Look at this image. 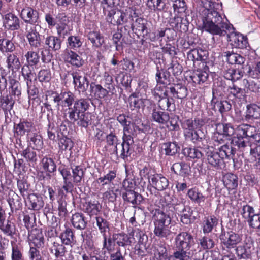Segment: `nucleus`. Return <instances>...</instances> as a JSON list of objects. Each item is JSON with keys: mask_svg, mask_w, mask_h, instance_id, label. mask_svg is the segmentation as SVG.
Here are the masks:
<instances>
[{"mask_svg": "<svg viewBox=\"0 0 260 260\" xmlns=\"http://www.w3.org/2000/svg\"><path fill=\"white\" fill-rule=\"evenodd\" d=\"M89 107L88 99L81 98L76 100L73 105L68 109L67 115L69 119L73 123L77 122L82 127L87 128L91 123L89 114L85 112Z\"/></svg>", "mask_w": 260, "mask_h": 260, "instance_id": "nucleus-1", "label": "nucleus"}, {"mask_svg": "<svg viewBox=\"0 0 260 260\" xmlns=\"http://www.w3.org/2000/svg\"><path fill=\"white\" fill-rule=\"evenodd\" d=\"M202 21L203 29L213 35L225 36L228 30L232 28V25L224 22L222 17L216 11L208 12Z\"/></svg>", "mask_w": 260, "mask_h": 260, "instance_id": "nucleus-2", "label": "nucleus"}, {"mask_svg": "<svg viewBox=\"0 0 260 260\" xmlns=\"http://www.w3.org/2000/svg\"><path fill=\"white\" fill-rule=\"evenodd\" d=\"M59 171L63 179V185L62 188L58 190V193H63V190L66 193L71 192L74 187V184L77 185L80 184L84 176V170L80 166H75L72 168V174L69 169L59 168Z\"/></svg>", "mask_w": 260, "mask_h": 260, "instance_id": "nucleus-3", "label": "nucleus"}, {"mask_svg": "<svg viewBox=\"0 0 260 260\" xmlns=\"http://www.w3.org/2000/svg\"><path fill=\"white\" fill-rule=\"evenodd\" d=\"M153 220L154 225V234L160 238H167L171 234L170 224L171 219L169 215L159 210L156 211Z\"/></svg>", "mask_w": 260, "mask_h": 260, "instance_id": "nucleus-4", "label": "nucleus"}, {"mask_svg": "<svg viewBox=\"0 0 260 260\" xmlns=\"http://www.w3.org/2000/svg\"><path fill=\"white\" fill-rule=\"evenodd\" d=\"M175 248H181L189 250L194 245L193 236L187 232H182L175 238Z\"/></svg>", "mask_w": 260, "mask_h": 260, "instance_id": "nucleus-5", "label": "nucleus"}, {"mask_svg": "<svg viewBox=\"0 0 260 260\" xmlns=\"http://www.w3.org/2000/svg\"><path fill=\"white\" fill-rule=\"evenodd\" d=\"M221 244L228 249H232L239 243L242 239L241 236L232 231L222 232L220 236Z\"/></svg>", "mask_w": 260, "mask_h": 260, "instance_id": "nucleus-6", "label": "nucleus"}, {"mask_svg": "<svg viewBox=\"0 0 260 260\" xmlns=\"http://www.w3.org/2000/svg\"><path fill=\"white\" fill-rule=\"evenodd\" d=\"M104 14L107 15V21L113 25H122L127 21V15L119 10L115 11L112 9Z\"/></svg>", "mask_w": 260, "mask_h": 260, "instance_id": "nucleus-7", "label": "nucleus"}, {"mask_svg": "<svg viewBox=\"0 0 260 260\" xmlns=\"http://www.w3.org/2000/svg\"><path fill=\"white\" fill-rule=\"evenodd\" d=\"M227 40L235 48H243L246 46L247 42L244 37L240 33L235 32L234 28L232 25V28L228 30L226 34Z\"/></svg>", "mask_w": 260, "mask_h": 260, "instance_id": "nucleus-8", "label": "nucleus"}, {"mask_svg": "<svg viewBox=\"0 0 260 260\" xmlns=\"http://www.w3.org/2000/svg\"><path fill=\"white\" fill-rule=\"evenodd\" d=\"M26 36L32 48H39L42 46L41 36L37 31L36 26H26Z\"/></svg>", "mask_w": 260, "mask_h": 260, "instance_id": "nucleus-9", "label": "nucleus"}, {"mask_svg": "<svg viewBox=\"0 0 260 260\" xmlns=\"http://www.w3.org/2000/svg\"><path fill=\"white\" fill-rule=\"evenodd\" d=\"M135 231H132L128 234L124 233L113 234V239L118 247H124L131 245L132 244L136 242L134 238Z\"/></svg>", "mask_w": 260, "mask_h": 260, "instance_id": "nucleus-10", "label": "nucleus"}, {"mask_svg": "<svg viewBox=\"0 0 260 260\" xmlns=\"http://www.w3.org/2000/svg\"><path fill=\"white\" fill-rule=\"evenodd\" d=\"M20 17L25 23L35 24L38 21L39 13L32 8L26 6L20 12Z\"/></svg>", "mask_w": 260, "mask_h": 260, "instance_id": "nucleus-11", "label": "nucleus"}, {"mask_svg": "<svg viewBox=\"0 0 260 260\" xmlns=\"http://www.w3.org/2000/svg\"><path fill=\"white\" fill-rule=\"evenodd\" d=\"M3 24L5 28L11 30H16L20 27V21L17 15L9 12L3 17Z\"/></svg>", "mask_w": 260, "mask_h": 260, "instance_id": "nucleus-12", "label": "nucleus"}, {"mask_svg": "<svg viewBox=\"0 0 260 260\" xmlns=\"http://www.w3.org/2000/svg\"><path fill=\"white\" fill-rule=\"evenodd\" d=\"M254 250L253 242L247 239L243 245H239L236 249V253L239 258H248Z\"/></svg>", "mask_w": 260, "mask_h": 260, "instance_id": "nucleus-13", "label": "nucleus"}, {"mask_svg": "<svg viewBox=\"0 0 260 260\" xmlns=\"http://www.w3.org/2000/svg\"><path fill=\"white\" fill-rule=\"evenodd\" d=\"M63 56L67 62L76 67H80L84 63L82 57L73 50L66 49L63 51Z\"/></svg>", "mask_w": 260, "mask_h": 260, "instance_id": "nucleus-14", "label": "nucleus"}, {"mask_svg": "<svg viewBox=\"0 0 260 260\" xmlns=\"http://www.w3.org/2000/svg\"><path fill=\"white\" fill-rule=\"evenodd\" d=\"M170 24L174 30L185 32L188 30L189 21L186 16L184 18L175 15L174 17L170 19Z\"/></svg>", "mask_w": 260, "mask_h": 260, "instance_id": "nucleus-15", "label": "nucleus"}, {"mask_svg": "<svg viewBox=\"0 0 260 260\" xmlns=\"http://www.w3.org/2000/svg\"><path fill=\"white\" fill-rule=\"evenodd\" d=\"M149 182L153 187L159 191L166 189L169 184L168 179L160 174L153 175Z\"/></svg>", "mask_w": 260, "mask_h": 260, "instance_id": "nucleus-16", "label": "nucleus"}, {"mask_svg": "<svg viewBox=\"0 0 260 260\" xmlns=\"http://www.w3.org/2000/svg\"><path fill=\"white\" fill-rule=\"evenodd\" d=\"M73 78V83L75 86L82 92L85 91L89 85V82L85 76H82L78 72H74L72 73Z\"/></svg>", "mask_w": 260, "mask_h": 260, "instance_id": "nucleus-17", "label": "nucleus"}, {"mask_svg": "<svg viewBox=\"0 0 260 260\" xmlns=\"http://www.w3.org/2000/svg\"><path fill=\"white\" fill-rule=\"evenodd\" d=\"M256 129L254 126L249 125H242L239 126L236 129V135L239 137H244L247 139L248 137L254 140Z\"/></svg>", "mask_w": 260, "mask_h": 260, "instance_id": "nucleus-18", "label": "nucleus"}, {"mask_svg": "<svg viewBox=\"0 0 260 260\" xmlns=\"http://www.w3.org/2000/svg\"><path fill=\"white\" fill-rule=\"evenodd\" d=\"M147 24L146 20L142 18H138L132 24L131 28L133 30H135L136 32L145 37L148 35Z\"/></svg>", "mask_w": 260, "mask_h": 260, "instance_id": "nucleus-19", "label": "nucleus"}, {"mask_svg": "<svg viewBox=\"0 0 260 260\" xmlns=\"http://www.w3.org/2000/svg\"><path fill=\"white\" fill-rule=\"evenodd\" d=\"M64 245L59 241H54L50 248L51 253L54 254L56 258L64 256L68 252Z\"/></svg>", "mask_w": 260, "mask_h": 260, "instance_id": "nucleus-20", "label": "nucleus"}, {"mask_svg": "<svg viewBox=\"0 0 260 260\" xmlns=\"http://www.w3.org/2000/svg\"><path fill=\"white\" fill-rule=\"evenodd\" d=\"M169 91L173 98L180 99L185 98L188 94L186 86L180 84H174L170 86Z\"/></svg>", "mask_w": 260, "mask_h": 260, "instance_id": "nucleus-21", "label": "nucleus"}, {"mask_svg": "<svg viewBox=\"0 0 260 260\" xmlns=\"http://www.w3.org/2000/svg\"><path fill=\"white\" fill-rule=\"evenodd\" d=\"M204 124L203 119L195 118L184 120L182 123L183 129L194 131L195 129L201 128Z\"/></svg>", "mask_w": 260, "mask_h": 260, "instance_id": "nucleus-22", "label": "nucleus"}, {"mask_svg": "<svg viewBox=\"0 0 260 260\" xmlns=\"http://www.w3.org/2000/svg\"><path fill=\"white\" fill-rule=\"evenodd\" d=\"M122 198L125 202L131 203L133 205H139L142 200V196L134 191L128 190L122 193Z\"/></svg>", "mask_w": 260, "mask_h": 260, "instance_id": "nucleus-23", "label": "nucleus"}, {"mask_svg": "<svg viewBox=\"0 0 260 260\" xmlns=\"http://www.w3.org/2000/svg\"><path fill=\"white\" fill-rule=\"evenodd\" d=\"M28 239L37 247L44 245V237L42 232L39 229L32 230L28 235Z\"/></svg>", "mask_w": 260, "mask_h": 260, "instance_id": "nucleus-24", "label": "nucleus"}, {"mask_svg": "<svg viewBox=\"0 0 260 260\" xmlns=\"http://www.w3.org/2000/svg\"><path fill=\"white\" fill-rule=\"evenodd\" d=\"M72 224L73 226L79 230L85 229L87 224V221L83 214L75 213L72 215Z\"/></svg>", "mask_w": 260, "mask_h": 260, "instance_id": "nucleus-25", "label": "nucleus"}, {"mask_svg": "<svg viewBox=\"0 0 260 260\" xmlns=\"http://www.w3.org/2000/svg\"><path fill=\"white\" fill-rule=\"evenodd\" d=\"M7 68L12 72L18 71L20 67V62L18 56L15 54H9L6 60Z\"/></svg>", "mask_w": 260, "mask_h": 260, "instance_id": "nucleus-26", "label": "nucleus"}, {"mask_svg": "<svg viewBox=\"0 0 260 260\" xmlns=\"http://www.w3.org/2000/svg\"><path fill=\"white\" fill-rule=\"evenodd\" d=\"M28 203L29 208L34 210H39L44 206L42 198L37 194L32 193L28 196Z\"/></svg>", "mask_w": 260, "mask_h": 260, "instance_id": "nucleus-27", "label": "nucleus"}, {"mask_svg": "<svg viewBox=\"0 0 260 260\" xmlns=\"http://www.w3.org/2000/svg\"><path fill=\"white\" fill-rule=\"evenodd\" d=\"M171 170L176 174L184 176L189 174L190 167L188 164L185 162H179L174 163L171 167Z\"/></svg>", "mask_w": 260, "mask_h": 260, "instance_id": "nucleus-28", "label": "nucleus"}, {"mask_svg": "<svg viewBox=\"0 0 260 260\" xmlns=\"http://www.w3.org/2000/svg\"><path fill=\"white\" fill-rule=\"evenodd\" d=\"M223 55L226 57L229 63L232 64L242 65L245 61L244 57L236 53L226 51L223 52Z\"/></svg>", "mask_w": 260, "mask_h": 260, "instance_id": "nucleus-29", "label": "nucleus"}, {"mask_svg": "<svg viewBox=\"0 0 260 260\" xmlns=\"http://www.w3.org/2000/svg\"><path fill=\"white\" fill-rule=\"evenodd\" d=\"M45 44L49 49L56 51L61 48V41L56 36H49L45 39Z\"/></svg>", "mask_w": 260, "mask_h": 260, "instance_id": "nucleus-30", "label": "nucleus"}, {"mask_svg": "<svg viewBox=\"0 0 260 260\" xmlns=\"http://www.w3.org/2000/svg\"><path fill=\"white\" fill-rule=\"evenodd\" d=\"M190 78L193 83L201 84L207 80L208 74L205 71L197 70L193 71L192 75H190Z\"/></svg>", "mask_w": 260, "mask_h": 260, "instance_id": "nucleus-31", "label": "nucleus"}, {"mask_svg": "<svg viewBox=\"0 0 260 260\" xmlns=\"http://www.w3.org/2000/svg\"><path fill=\"white\" fill-rule=\"evenodd\" d=\"M232 141L236 144L241 151H245L246 152L249 151L251 154H252V150L253 149L251 147L250 143L248 140H246L245 138L237 136L236 138H234Z\"/></svg>", "mask_w": 260, "mask_h": 260, "instance_id": "nucleus-32", "label": "nucleus"}, {"mask_svg": "<svg viewBox=\"0 0 260 260\" xmlns=\"http://www.w3.org/2000/svg\"><path fill=\"white\" fill-rule=\"evenodd\" d=\"M61 242L66 245H71L75 241V236L73 230L70 228L66 229L59 235Z\"/></svg>", "mask_w": 260, "mask_h": 260, "instance_id": "nucleus-33", "label": "nucleus"}, {"mask_svg": "<svg viewBox=\"0 0 260 260\" xmlns=\"http://www.w3.org/2000/svg\"><path fill=\"white\" fill-rule=\"evenodd\" d=\"M21 73L25 80L26 81L27 86L31 84L33 79H36V74L32 67L24 64L21 69Z\"/></svg>", "mask_w": 260, "mask_h": 260, "instance_id": "nucleus-34", "label": "nucleus"}, {"mask_svg": "<svg viewBox=\"0 0 260 260\" xmlns=\"http://www.w3.org/2000/svg\"><path fill=\"white\" fill-rule=\"evenodd\" d=\"M216 132L217 133L221 134L226 137H231L235 133L236 134V131H235L234 128L229 124H217L216 126Z\"/></svg>", "mask_w": 260, "mask_h": 260, "instance_id": "nucleus-35", "label": "nucleus"}, {"mask_svg": "<svg viewBox=\"0 0 260 260\" xmlns=\"http://www.w3.org/2000/svg\"><path fill=\"white\" fill-rule=\"evenodd\" d=\"M161 148L165 151V154L168 156H173L180 150V147L175 142L165 143L162 145Z\"/></svg>", "mask_w": 260, "mask_h": 260, "instance_id": "nucleus-36", "label": "nucleus"}, {"mask_svg": "<svg viewBox=\"0 0 260 260\" xmlns=\"http://www.w3.org/2000/svg\"><path fill=\"white\" fill-rule=\"evenodd\" d=\"M208 162L212 167L219 168L223 162V159L218 152L207 153Z\"/></svg>", "mask_w": 260, "mask_h": 260, "instance_id": "nucleus-37", "label": "nucleus"}, {"mask_svg": "<svg viewBox=\"0 0 260 260\" xmlns=\"http://www.w3.org/2000/svg\"><path fill=\"white\" fill-rule=\"evenodd\" d=\"M223 181L228 189H235L238 186V177L232 173H227L224 176Z\"/></svg>", "mask_w": 260, "mask_h": 260, "instance_id": "nucleus-38", "label": "nucleus"}, {"mask_svg": "<svg viewBox=\"0 0 260 260\" xmlns=\"http://www.w3.org/2000/svg\"><path fill=\"white\" fill-rule=\"evenodd\" d=\"M60 98L62 106H67L68 108L72 106L75 101L74 94L70 91H61L60 92Z\"/></svg>", "mask_w": 260, "mask_h": 260, "instance_id": "nucleus-39", "label": "nucleus"}, {"mask_svg": "<svg viewBox=\"0 0 260 260\" xmlns=\"http://www.w3.org/2000/svg\"><path fill=\"white\" fill-rule=\"evenodd\" d=\"M152 120L159 124H164L169 120V114L167 112L160 111L154 109L152 113Z\"/></svg>", "mask_w": 260, "mask_h": 260, "instance_id": "nucleus-40", "label": "nucleus"}, {"mask_svg": "<svg viewBox=\"0 0 260 260\" xmlns=\"http://www.w3.org/2000/svg\"><path fill=\"white\" fill-rule=\"evenodd\" d=\"M88 40L92 43L93 46L96 48H100L104 43L103 37L101 35L99 32L90 31L87 35Z\"/></svg>", "mask_w": 260, "mask_h": 260, "instance_id": "nucleus-41", "label": "nucleus"}, {"mask_svg": "<svg viewBox=\"0 0 260 260\" xmlns=\"http://www.w3.org/2000/svg\"><path fill=\"white\" fill-rule=\"evenodd\" d=\"M11 90L10 95L13 97L16 101H18L21 94V87L20 83L15 79L10 80Z\"/></svg>", "mask_w": 260, "mask_h": 260, "instance_id": "nucleus-42", "label": "nucleus"}, {"mask_svg": "<svg viewBox=\"0 0 260 260\" xmlns=\"http://www.w3.org/2000/svg\"><path fill=\"white\" fill-rule=\"evenodd\" d=\"M246 108V117L247 119H257L260 118V106L252 104L248 105Z\"/></svg>", "mask_w": 260, "mask_h": 260, "instance_id": "nucleus-43", "label": "nucleus"}, {"mask_svg": "<svg viewBox=\"0 0 260 260\" xmlns=\"http://www.w3.org/2000/svg\"><path fill=\"white\" fill-rule=\"evenodd\" d=\"M0 230L4 234L11 236L15 233V225L11 221L7 220L0 223Z\"/></svg>", "mask_w": 260, "mask_h": 260, "instance_id": "nucleus-44", "label": "nucleus"}, {"mask_svg": "<svg viewBox=\"0 0 260 260\" xmlns=\"http://www.w3.org/2000/svg\"><path fill=\"white\" fill-rule=\"evenodd\" d=\"M217 219L214 216H210L205 218L203 221V231L204 233L210 232L217 224Z\"/></svg>", "mask_w": 260, "mask_h": 260, "instance_id": "nucleus-45", "label": "nucleus"}, {"mask_svg": "<svg viewBox=\"0 0 260 260\" xmlns=\"http://www.w3.org/2000/svg\"><path fill=\"white\" fill-rule=\"evenodd\" d=\"M187 194L191 201L197 203L199 205L205 201V197L199 191L198 189L196 188L189 189Z\"/></svg>", "mask_w": 260, "mask_h": 260, "instance_id": "nucleus-46", "label": "nucleus"}, {"mask_svg": "<svg viewBox=\"0 0 260 260\" xmlns=\"http://www.w3.org/2000/svg\"><path fill=\"white\" fill-rule=\"evenodd\" d=\"M15 49V46L12 41L5 38L0 39V51L2 53H11Z\"/></svg>", "mask_w": 260, "mask_h": 260, "instance_id": "nucleus-47", "label": "nucleus"}, {"mask_svg": "<svg viewBox=\"0 0 260 260\" xmlns=\"http://www.w3.org/2000/svg\"><path fill=\"white\" fill-rule=\"evenodd\" d=\"M218 153L221 155V157L223 159L224 158H232L234 156L235 150L230 145L228 144H224L221 147L218 148Z\"/></svg>", "mask_w": 260, "mask_h": 260, "instance_id": "nucleus-48", "label": "nucleus"}, {"mask_svg": "<svg viewBox=\"0 0 260 260\" xmlns=\"http://www.w3.org/2000/svg\"><path fill=\"white\" fill-rule=\"evenodd\" d=\"M15 101L16 100L11 95L3 96L0 100L1 106L5 112L10 111L13 108Z\"/></svg>", "mask_w": 260, "mask_h": 260, "instance_id": "nucleus-49", "label": "nucleus"}, {"mask_svg": "<svg viewBox=\"0 0 260 260\" xmlns=\"http://www.w3.org/2000/svg\"><path fill=\"white\" fill-rule=\"evenodd\" d=\"M82 45V42L79 37L70 36L68 37L67 42V49L76 50Z\"/></svg>", "mask_w": 260, "mask_h": 260, "instance_id": "nucleus-50", "label": "nucleus"}, {"mask_svg": "<svg viewBox=\"0 0 260 260\" xmlns=\"http://www.w3.org/2000/svg\"><path fill=\"white\" fill-rule=\"evenodd\" d=\"M103 238V249L107 250L108 252H112V250H115V241L113 239V234L112 237L110 235L104 234Z\"/></svg>", "mask_w": 260, "mask_h": 260, "instance_id": "nucleus-51", "label": "nucleus"}, {"mask_svg": "<svg viewBox=\"0 0 260 260\" xmlns=\"http://www.w3.org/2000/svg\"><path fill=\"white\" fill-rule=\"evenodd\" d=\"M58 145L59 151L63 152V151L71 150L74 146V143L71 139L63 137L59 139Z\"/></svg>", "mask_w": 260, "mask_h": 260, "instance_id": "nucleus-52", "label": "nucleus"}, {"mask_svg": "<svg viewBox=\"0 0 260 260\" xmlns=\"http://www.w3.org/2000/svg\"><path fill=\"white\" fill-rule=\"evenodd\" d=\"M24 56L28 63L27 65L32 67L37 65L39 62L40 56L37 52L33 50L28 51L25 54Z\"/></svg>", "mask_w": 260, "mask_h": 260, "instance_id": "nucleus-53", "label": "nucleus"}, {"mask_svg": "<svg viewBox=\"0 0 260 260\" xmlns=\"http://www.w3.org/2000/svg\"><path fill=\"white\" fill-rule=\"evenodd\" d=\"M182 153L184 156L192 159H200L203 156V153L196 148H185L183 149Z\"/></svg>", "mask_w": 260, "mask_h": 260, "instance_id": "nucleus-54", "label": "nucleus"}, {"mask_svg": "<svg viewBox=\"0 0 260 260\" xmlns=\"http://www.w3.org/2000/svg\"><path fill=\"white\" fill-rule=\"evenodd\" d=\"M33 124L27 121L20 122L16 127V132L20 135H24L26 132H29L33 128Z\"/></svg>", "mask_w": 260, "mask_h": 260, "instance_id": "nucleus-55", "label": "nucleus"}, {"mask_svg": "<svg viewBox=\"0 0 260 260\" xmlns=\"http://www.w3.org/2000/svg\"><path fill=\"white\" fill-rule=\"evenodd\" d=\"M91 91L94 93V96L99 99L106 96L110 91L107 89L104 88L101 85H90Z\"/></svg>", "mask_w": 260, "mask_h": 260, "instance_id": "nucleus-56", "label": "nucleus"}, {"mask_svg": "<svg viewBox=\"0 0 260 260\" xmlns=\"http://www.w3.org/2000/svg\"><path fill=\"white\" fill-rule=\"evenodd\" d=\"M184 249L175 248L173 255L171 256L175 260H189L190 252Z\"/></svg>", "mask_w": 260, "mask_h": 260, "instance_id": "nucleus-57", "label": "nucleus"}, {"mask_svg": "<svg viewBox=\"0 0 260 260\" xmlns=\"http://www.w3.org/2000/svg\"><path fill=\"white\" fill-rule=\"evenodd\" d=\"M202 59V55L197 49H191L187 53L186 62H188V63L194 65L195 60L198 61Z\"/></svg>", "mask_w": 260, "mask_h": 260, "instance_id": "nucleus-58", "label": "nucleus"}, {"mask_svg": "<svg viewBox=\"0 0 260 260\" xmlns=\"http://www.w3.org/2000/svg\"><path fill=\"white\" fill-rule=\"evenodd\" d=\"M174 12L177 13H186L187 7L185 0H171Z\"/></svg>", "mask_w": 260, "mask_h": 260, "instance_id": "nucleus-59", "label": "nucleus"}, {"mask_svg": "<svg viewBox=\"0 0 260 260\" xmlns=\"http://www.w3.org/2000/svg\"><path fill=\"white\" fill-rule=\"evenodd\" d=\"M41 163L43 169L48 172L53 173L56 170V165L51 158L44 157Z\"/></svg>", "mask_w": 260, "mask_h": 260, "instance_id": "nucleus-60", "label": "nucleus"}, {"mask_svg": "<svg viewBox=\"0 0 260 260\" xmlns=\"http://www.w3.org/2000/svg\"><path fill=\"white\" fill-rule=\"evenodd\" d=\"M173 99H170L168 96L160 98L158 100V106L159 108L163 110L172 111L173 107H171L173 103Z\"/></svg>", "mask_w": 260, "mask_h": 260, "instance_id": "nucleus-61", "label": "nucleus"}, {"mask_svg": "<svg viewBox=\"0 0 260 260\" xmlns=\"http://www.w3.org/2000/svg\"><path fill=\"white\" fill-rule=\"evenodd\" d=\"M199 244L203 250L212 249L214 246V242L209 237L204 236L199 239Z\"/></svg>", "mask_w": 260, "mask_h": 260, "instance_id": "nucleus-62", "label": "nucleus"}, {"mask_svg": "<svg viewBox=\"0 0 260 260\" xmlns=\"http://www.w3.org/2000/svg\"><path fill=\"white\" fill-rule=\"evenodd\" d=\"M133 151V146L122 143L120 145L119 151L120 156L122 159H125L129 156Z\"/></svg>", "mask_w": 260, "mask_h": 260, "instance_id": "nucleus-63", "label": "nucleus"}, {"mask_svg": "<svg viewBox=\"0 0 260 260\" xmlns=\"http://www.w3.org/2000/svg\"><path fill=\"white\" fill-rule=\"evenodd\" d=\"M12 260H23L22 248L16 243L12 244Z\"/></svg>", "mask_w": 260, "mask_h": 260, "instance_id": "nucleus-64", "label": "nucleus"}]
</instances>
